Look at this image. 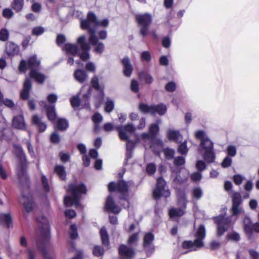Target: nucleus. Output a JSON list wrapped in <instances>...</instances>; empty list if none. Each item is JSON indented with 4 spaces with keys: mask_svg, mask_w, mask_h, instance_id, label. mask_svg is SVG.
<instances>
[{
    "mask_svg": "<svg viewBox=\"0 0 259 259\" xmlns=\"http://www.w3.org/2000/svg\"><path fill=\"white\" fill-rule=\"evenodd\" d=\"M170 195L169 190L166 186V182L162 178L157 180L156 188L153 191V197L154 199L158 200L161 197H168Z\"/></svg>",
    "mask_w": 259,
    "mask_h": 259,
    "instance_id": "nucleus-12",
    "label": "nucleus"
},
{
    "mask_svg": "<svg viewBox=\"0 0 259 259\" xmlns=\"http://www.w3.org/2000/svg\"><path fill=\"white\" fill-rule=\"evenodd\" d=\"M232 158L229 156H226L222 162L223 167L226 168L230 166L232 163Z\"/></svg>",
    "mask_w": 259,
    "mask_h": 259,
    "instance_id": "nucleus-57",
    "label": "nucleus"
},
{
    "mask_svg": "<svg viewBox=\"0 0 259 259\" xmlns=\"http://www.w3.org/2000/svg\"><path fill=\"white\" fill-rule=\"evenodd\" d=\"M14 152L19 159L20 164L17 169L19 182L22 185H27L29 178L26 172L27 161L24 152L22 147L17 144L14 145Z\"/></svg>",
    "mask_w": 259,
    "mask_h": 259,
    "instance_id": "nucleus-7",
    "label": "nucleus"
},
{
    "mask_svg": "<svg viewBox=\"0 0 259 259\" xmlns=\"http://www.w3.org/2000/svg\"><path fill=\"white\" fill-rule=\"evenodd\" d=\"M57 127L60 131L66 130L68 127V122L65 119L60 118L57 121Z\"/></svg>",
    "mask_w": 259,
    "mask_h": 259,
    "instance_id": "nucleus-37",
    "label": "nucleus"
},
{
    "mask_svg": "<svg viewBox=\"0 0 259 259\" xmlns=\"http://www.w3.org/2000/svg\"><path fill=\"white\" fill-rule=\"evenodd\" d=\"M92 120L95 124L94 131L95 132H97L99 130V124L102 121L103 117L99 113H95L92 117Z\"/></svg>",
    "mask_w": 259,
    "mask_h": 259,
    "instance_id": "nucleus-33",
    "label": "nucleus"
},
{
    "mask_svg": "<svg viewBox=\"0 0 259 259\" xmlns=\"http://www.w3.org/2000/svg\"><path fill=\"white\" fill-rule=\"evenodd\" d=\"M162 151L164 154L166 159L168 160H170L173 158L175 153V150L174 149L168 148L163 149Z\"/></svg>",
    "mask_w": 259,
    "mask_h": 259,
    "instance_id": "nucleus-39",
    "label": "nucleus"
},
{
    "mask_svg": "<svg viewBox=\"0 0 259 259\" xmlns=\"http://www.w3.org/2000/svg\"><path fill=\"white\" fill-rule=\"evenodd\" d=\"M74 77L76 81L79 83H83L88 79V75L85 71L78 69L74 71Z\"/></svg>",
    "mask_w": 259,
    "mask_h": 259,
    "instance_id": "nucleus-27",
    "label": "nucleus"
},
{
    "mask_svg": "<svg viewBox=\"0 0 259 259\" xmlns=\"http://www.w3.org/2000/svg\"><path fill=\"white\" fill-rule=\"evenodd\" d=\"M70 103L71 106L73 107H77L79 106L80 103V100L78 96H74L70 99Z\"/></svg>",
    "mask_w": 259,
    "mask_h": 259,
    "instance_id": "nucleus-59",
    "label": "nucleus"
},
{
    "mask_svg": "<svg viewBox=\"0 0 259 259\" xmlns=\"http://www.w3.org/2000/svg\"><path fill=\"white\" fill-rule=\"evenodd\" d=\"M185 162V158L182 156L177 157L174 159V164L177 166L183 165L184 164Z\"/></svg>",
    "mask_w": 259,
    "mask_h": 259,
    "instance_id": "nucleus-61",
    "label": "nucleus"
},
{
    "mask_svg": "<svg viewBox=\"0 0 259 259\" xmlns=\"http://www.w3.org/2000/svg\"><path fill=\"white\" fill-rule=\"evenodd\" d=\"M141 59L143 61L149 62L151 60V56L149 51H144L141 54Z\"/></svg>",
    "mask_w": 259,
    "mask_h": 259,
    "instance_id": "nucleus-49",
    "label": "nucleus"
},
{
    "mask_svg": "<svg viewBox=\"0 0 259 259\" xmlns=\"http://www.w3.org/2000/svg\"><path fill=\"white\" fill-rule=\"evenodd\" d=\"M119 253L127 258H131L135 254L134 251L132 248L123 244L121 245L119 248Z\"/></svg>",
    "mask_w": 259,
    "mask_h": 259,
    "instance_id": "nucleus-23",
    "label": "nucleus"
},
{
    "mask_svg": "<svg viewBox=\"0 0 259 259\" xmlns=\"http://www.w3.org/2000/svg\"><path fill=\"white\" fill-rule=\"evenodd\" d=\"M154 238V235L151 233H147L145 235L143 246L147 255L154 251V247L152 244Z\"/></svg>",
    "mask_w": 259,
    "mask_h": 259,
    "instance_id": "nucleus-15",
    "label": "nucleus"
},
{
    "mask_svg": "<svg viewBox=\"0 0 259 259\" xmlns=\"http://www.w3.org/2000/svg\"><path fill=\"white\" fill-rule=\"evenodd\" d=\"M58 99V96L55 94H49L47 97L48 101L51 104H54L56 102Z\"/></svg>",
    "mask_w": 259,
    "mask_h": 259,
    "instance_id": "nucleus-63",
    "label": "nucleus"
},
{
    "mask_svg": "<svg viewBox=\"0 0 259 259\" xmlns=\"http://www.w3.org/2000/svg\"><path fill=\"white\" fill-rule=\"evenodd\" d=\"M227 237L229 240L234 241H238L240 240V235L239 234L235 232H233L230 233H229L227 235Z\"/></svg>",
    "mask_w": 259,
    "mask_h": 259,
    "instance_id": "nucleus-52",
    "label": "nucleus"
},
{
    "mask_svg": "<svg viewBox=\"0 0 259 259\" xmlns=\"http://www.w3.org/2000/svg\"><path fill=\"white\" fill-rule=\"evenodd\" d=\"M31 88V82L28 78H26L24 83L23 89L21 93V97L23 99H27L29 95V91Z\"/></svg>",
    "mask_w": 259,
    "mask_h": 259,
    "instance_id": "nucleus-26",
    "label": "nucleus"
},
{
    "mask_svg": "<svg viewBox=\"0 0 259 259\" xmlns=\"http://www.w3.org/2000/svg\"><path fill=\"white\" fill-rule=\"evenodd\" d=\"M101 238L102 243L104 245H108L109 244V236L105 227H102L100 231Z\"/></svg>",
    "mask_w": 259,
    "mask_h": 259,
    "instance_id": "nucleus-32",
    "label": "nucleus"
},
{
    "mask_svg": "<svg viewBox=\"0 0 259 259\" xmlns=\"http://www.w3.org/2000/svg\"><path fill=\"white\" fill-rule=\"evenodd\" d=\"M77 45L67 43L62 48L68 55L77 56L83 61H86L90 58L89 51L91 47L87 41V37L82 35L78 37L76 40Z\"/></svg>",
    "mask_w": 259,
    "mask_h": 259,
    "instance_id": "nucleus-3",
    "label": "nucleus"
},
{
    "mask_svg": "<svg viewBox=\"0 0 259 259\" xmlns=\"http://www.w3.org/2000/svg\"><path fill=\"white\" fill-rule=\"evenodd\" d=\"M122 64L123 66V73L124 74L129 77L133 70V66L131 63L130 60L128 58H124L121 61Z\"/></svg>",
    "mask_w": 259,
    "mask_h": 259,
    "instance_id": "nucleus-24",
    "label": "nucleus"
},
{
    "mask_svg": "<svg viewBox=\"0 0 259 259\" xmlns=\"http://www.w3.org/2000/svg\"><path fill=\"white\" fill-rule=\"evenodd\" d=\"M139 239V233H136L129 237L128 239V244H133L136 243Z\"/></svg>",
    "mask_w": 259,
    "mask_h": 259,
    "instance_id": "nucleus-53",
    "label": "nucleus"
},
{
    "mask_svg": "<svg viewBox=\"0 0 259 259\" xmlns=\"http://www.w3.org/2000/svg\"><path fill=\"white\" fill-rule=\"evenodd\" d=\"M206 235V229L204 225H200L196 229L195 233V239L194 241H185L183 243V247L185 249H189V251H195L197 249L204 246L203 240Z\"/></svg>",
    "mask_w": 259,
    "mask_h": 259,
    "instance_id": "nucleus-8",
    "label": "nucleus"
},
{
    "mask_svg": "<svg viewBox=\"0 0 259 259\" xmlns=\"http://www.w3.org/2000/svg\"><path fill=\"white\" fill-rule=\"evenodd\" d=\"M134 184L132 181L127 182L123 180L119 181L116 184L114 182H111L108 185L109 191H117L123 194L122 199L126 200L127 197L128 188Z\"/></svg>",
    "mask_w": 259,
    "mask_h": 259,
    "instance_id": "nucleus-11",
    "label": "nucleus"
},
{
    "mask_svg": "<svg viewBox=\"0 0 259 259\" xmlns=\"http://www.w3.org/2000/svg\"><path fill=\"white\" fill-rule=\"evenodd\" d=\"M6 52L8 55L13 56L19 53V47L12 42H8L6 46Z\"/></svg>",
    "mask_w": 259,
    "mask_h": 259,
    "instance_id": "nucleus-22",
    "label": "nucleus"
},
{
    "mask_svg": "<svg viewBox=\"0 0 259 259\" xmlns=\"http://www.w3.org/2000/svg\"><path fill=\"white\" fill-rule=\"evenodd\" d=\"M24 0H14L11 7L16 12H20L22 10Z\"/></svg>",
    "mask_w": 259,
    "mask_h": 259,
    "instance_id": "nucleus-36",
    "label": "nucleus"
},
{
    "mask_svg": "<svg viewBox=\"0 0 259 259\" xmlns=\"http://www.w3.org/2000/svg\"><path fill=\"white\" fill-rule=\"evenodd\" d=\"M203 195V191L199 187H195L192 190V196L194 198L196 199H199L201 198Z\"/></svg>",
    "mask_w": 259,
    "mask_h": 259,
    "instance_id": "nucleus-42",
    "label": "nucleus"
},
{
    "mask_svg": "<svg viewBox=\"0 0 259 259\" xmlns=\"http://www.w3.org/2000/svg\"><path fill=\"white\" fill-rule=\"evenodd\" d=\"M152 114H158L160 115L164 114L167 110L166 106L163 104L157 105H152Z\"/></svg>",
    "mask_w": 259,
    "mask_h": 259,
    "instance_id": "nucleus-30",
    "label": "nucleus"
},
{
    "mask_svg": "<svg viewBox=\"0 0 259 259\" xmlns=\"http://www.w3.org/2000/svg\"><path fill=\"white\" fill-rule=\"evenodd\" d=\"M178 152L182 155H186L188 152V148L187 146V141H185L182 143L178 149Z\"/></svg>",
    "mask_w": 259,
    "mask_h": 259,
    "instance_id": "nucleus-40",
    "label": "nucleus"
},
{
    "mask_svg": "<svg viewBox=\"0 0 259 259\" xmlns=\"http://www.w3.org/2000/svg\"><path fill=\"white\" fill-rule=\"evenodd\" d=\"M41 183L45 191L48 192L50 191V188L48 184V181L44 175L41 176Z\"/></svg>",
    "mask_w": 259,
    "mask_h": 259,
    "instance_id": "nucleus-48",
    "label": "nucleus"
},
{
    "mask_svg": "<svg viewBox=\"0 0 259 259\" xmlns=\"http://www.w3.org/2000/svg\"><path fill=\"white\" fill-rule=\"evenodd\" d=\"M67 191L72 195V197L65 196L64 205L66 207H69L74 204L76 207H78L80 205V195L86 193L87 188L83 184H71L68 186Z\"/></svg>",
    "mask_w": 259,
    "mask_h": 259,
    "instance_id": "nucleus-6",
    "label": "nucleus"
},
{
    "mask_svg": "<svg viewBox=\"0 0 259 259\" xmlns=\"http://www.w3.org/2000/svg\"><path fill=\"white\" fill-rule=\"evenodd\" d=\"M54 170L61 180L65 179L66 171L63 166L57 165L55 166Z\"/></svg>",
    "mask_w": 259,
    "mask_h": 259,
    "instance_id": "nucleus-34",
    "label": "nucleus"
},
{
    "mask_svg": "<svg viewBox=\"0 0 259 259\" xmlns=\"http://www.w3.org/2000/svg\"><path fill=\"white\" fill-rule=\"evenodd\" d=\"M32 120V123L38 128L39 132H43L46 130L47 124L41 121V118L37 115H33Z\"/></svg>",
    "mask_w": 259,
    "mask_h": 259,
    "instance_id": "nucleus-28",
    "label": "nucleus"
},
{
    "mask_svg": "<svg viewBox=\"0 0 259 259\" xmlns=\"http://www.w3.org/2000/svg\"><path fill=\"white\" fill-rule=\"evenodd\" d=\"M14 15L13 11L9 8H6L3 11V16L6 18H11Z\"/></svg>",
    "mask_w": 259,
    "mask_h": 259,
    "instance_id": "nucleus-55",
    "label": "nucleus"
},
{
    "mask_svg": "<svg viewBox=\"0 0 259 259\" xmlns=\"http://www.w3.org/2000/svg\"><path fill=\"white\" fill-rule=\"evenodd\" d=\"M40 64V61L36 58V56L34 55L29 58L27 62L25 60H22L19 65V70L21 72L26 71L27 68L31 69L30 72V77L34 79L36 82L39 83L44 82L45 79V76L44 74L40 73L35 68H37Z\"/></svg>",
    "mask_w": 259,
    "mask_h": 259,
    "instance_id": "nucleus-5",
    "label": "nucleus"
},
{
    "mask_svg": "<svg viewBox=\"0 0 259 259\" xmlns=\"http://www.w3.org/2000/svg\"><path fill=\"white\" fill-rule=\"evenodd\" d=\"M91 83L92 87L98 92V96L96 98L99 103H101L103 100L104 95L103 90L99 84V78L97 76L95 75L92 78Z\"/></svg>",
    "mask_w": 259,
    "mask_h": 259,
    "instance_id": "nucleus-17",
    "label": "nucleus"
},
{
    "mask_svg": "<svg viewBox=\"0 0 259 259\" xmlns=\"http://www.w3.org/2000/svg\"><path fill=\"white\" fill-rule=\"evenodd\" d=\"M167 137L170 140L176 142H180L183 136L178 131L170 130L167 133Z\"/></svg>",
    "mask_w": 259,
    "mask_h": 259,
    "instance_id": "nucleus-25",
    "label": "nucleus"
},
{
    "mask_svg": "<svg viewBox=\"0 0 259 259\" xmlns=\"http://www.w3.org/2000/svg\"><path fill=\"white\" fill-rule=\"evenodd\" d=\"M44 31V28L42 27L39 26L35 27L33 29L32 33L33 35L38 36L42 34Z\"/></svg>",
    "mask_w": 259,
    "mask_h": 259,
    "instance_id": "nucleus-62",
    "label": "nucleus"
},
{
    "mask_svg": "<svg viewBox=\"0 0 259 259\" xmlns=\"http://www.w3.org/2000/svg\"><path fill=\"white\" fill-rule=\"evenodd\" d=\"M109 25V20L105 18L98 20L96 15L93 12H89L87 15V19L80 21L81 28L87 30L90 34L89 41L91 45H95L98 41V37L96 35V32L98 26L106 27Z\"/></svg>",
    "mask_w": 259,
    "mask_h": 259,
    "instance_id": "nucleus-2",
    "label": "nucleus"
},
{
    "mask_svg": "<svg viewBox=\"0 0 259 259\" xmlns=\"http://www.w3.org/2000/svg\"><path fill=\"white\" fill-rule=\"evenodd\" d=\"M227 152L228 155V156L234 157L237 153L236 147L232 145H229L227 148Z\"/></svg>",
    "mask_w": 259,
    "mask_h": 259,
    "instance_id": "nucleus-44",
    "label": "nucleus"
},
{
    "mask_svg": "<svg viewBox=\"0 0 259 259\" xmlns=\"http://www.w3.org/2000/svg\"><path fill=\"white\" fill-rule=\"evenodd\" d=\"M70 237L72 239H75L78 237L77 228L75 225H72L69 230Z\"/></svg>",
    "mask_w": 259,
    "mask_h": 259,
    "instance_id": "nucleus-45",
    "label": "nucleus"
},
{
    "mask_svg": "<svg viewBox=\"0 0 259 259\" xmlns=\"http://www.w3.org/2000/svg\"><path fill=\"white\" fill-rule=\"evenodd\" d=\"M195 136L196 139L200 141L198 148V152L206 162H213L215 160V155L212 141L209 139L206 132L203 130L196 131Z\"/></svg>",
    "mask_w": 259,
    "mask_h": 259,
    "instance_id": "nucleus-4",
    "label": "nucleus"
},
{
    "mask_svg": "<svg viewBox=\"0 0 259 259\" xmlns=\"http://www.w3.org/2000/svg\"><path fill=\"white\" fill-rule=\"evenodd\" d=\"M152 105L148 106L146 104L141 103L139 105V109L144 113H150L152 114Z\"/></svg>",
    "mask_w": 259,
    "mask_h": 259,
    "instance_id": "nucleus-43",
    "label": "nucleus"
},
{
    "mask_svg": "<svg viewBox=\"0 0 259 259\" xmlns=\"http://www.w3.org/2000/svg\"><path fill=\"white\" fill-rule=\"evenodd\" d=\"M178 203L181 208H171L169 210V215L171 218L181 217L184 214V210L186 207V196L184 192L178 190L177 192Z\"/></svg>",
    "mask_w": 259,
    "mask_h": 259,
    "instance_id": "nucleus-10",
    "label": "nucleus"
},
{
    "mask_svg": "<svg viewBox=\"0 0 259 259\" xmlns=\"http://www.w3.org/2000/svg\"><path fill=\"white\" fill-rule=\"evenodd\" d=\"M232 212L234 215L237 214L241 213L242 211L241 208L240 207V205L241 203V197L239 193H234L232 195Z\"/></svg>",
    "mask_w": 259,
    "mask_h": 259,
    "instance_id": "nucleus-16",
    "label": "nucleus"
},
{
    "mask_svg": "<svg viewBox=\"0 0 259 259\" xmlns=\"http://www.w3.org/2000/svg\"><path fill=\"white\" fill-rule=\"evenodd\" d=\"M87 90L88 91V93L87 94H84L83 95V97L84 100H87L90 97L92 89L91 87L88 86H83L81 89L80 92H83L84 90Z\"/></svg>",
    "mask_w": 259,
    "mask_h": 259,
    "instance_id": "nucleus-58",
    "label": "nucleus"
},
{
    "mask_svg": "<svg viewBox=\"0 0 259 259\" xmlns=\"http://www.w3.org/2000/svg\"><path fill=\"white\" fill-rule=\"evenodd\" d=\"M38 228L40 232L39 237L36 241V246L38 249L42 253L44 259H53L49 253L50 246V232L48 219L43 215L37 218Z\"/></svg>",
    "mask_w": 259,
    "mask_h": 259,
    "instance_id": "nucleus-1",
    "label": "nucleus"
},
{
    "mask_svg": "<svg viewBox=\"0 0 259 259\" xmlns=\"http://www.w3.org/2000/svg\"><path fill=\"white\" fill-rule=\"evenodd\" d=\"M12 126L17 129L26 130L27 125L22 114L15 116L12 121Z\"/></svg>",
    "mask_w": 259,
    "mask_h": 259,
    "instance_id": "nucleus-18",
    "label": "nucleus"
},
{
    "mask_svg": "<svg viewBox=\"0 0 259 259\" xmlns=\"http://www.w3.org/2000/svg\"><path fill=\"white\" fill-rule=\"evenodd\" d=\"M136 20L140 29V34L143 37L147 35L149 33V27L152 21L151 15L149 13L137 14Z\"/></svg>",
    "mask_w": 259,
    "mask_h": 259,
    "instance_id": "nucleus-9",
    "label": "nucleus"
},
{
    "mask_svg": "<svg viewBox=\"0 0 259 259\" xmlns=\"http://www.w3.org/2000/svg\"><path fill=\"white\" fill-rule=\"evenodd\" d=\"M243 222L244 232L250 237L253 229V224H252L250 219L248 217H245Z\"/></svg>",
    "mask_w": 259,
    "mask_h": 259,
    "instance_id": "nucleus-29",
    "label": "nucleus"
},
{
    "mask_svg": "<svg viewBox=\"0 0 259 259\" xmlns=\"http://www.w3.org/2000/svg\"><path fill=\"white\" fill-rule=\"evenodd\" d=\"M20 201L27 212H29L32 210L34 204L33 198L30 194L26 195L23 194Z\"/></svg>",
    "mask_w": 259,
    "mask_h": 259,
    "instance_id": "nucleus-19",
    "label": "nucleus"
},
{
    "mask_svg": "<svg viewBox=\"0 0 259 259\" xmlns=\"http://www.w3.org/2000/svg\"><path fill=\"white\" fill-rule=\"evenodd\" d=\"M165 89L167 92H173L176 90V84L175 82L173 81L168 82L166 84Z\"/></svg>",
    "mask_w": 259,
    "mask_h": 259,
    "instance_id": "nucleus-51",
    "label": "nucleus"
},
{
    "mask_svg": "<svg viewBox=\"0 0 259 259\" xmlns=\"http://www.w3.org/2000/svg\"><path fill=\"white\" fill-rule=\"evenodd\" d=\"M156 166L153 163H149L147 165L146 170L148 174L152 175L156 171Z\"/></svg>",
    "mask_w": 259,
    "mask_h": 259,
    "instance_id": "nucleus-60",
    "label": "nucleus"
},
{
    "mask_svg": "<svg viewBox=\"0 0 259 259\" xmlns=\"http://www.w3.org/2000/svg\"><path fill=\"white\" fill-rule=\"evenodd\" d=\"M9 32L6 29H2L0 30V40L6 41L9 38Z\"/></svg>",
    "mask_w": 259,
    "mask_h": 259,
    "instance_id": "nucleus-50",
    "label": "nucleus"
},
{
    "mask_svg": "<svg viewBox=\"0 0 259 259\" xmlns=\"http://www.w3.org/2000/svg\"><path fill=\"white\" fill-rule=\"evenodd\" d=\"M93 253L96 256H100L104 254V249L100 246H95L93 250Z\"/></svg>",
    "mask_w": 259,
    "mask_h": 259,
    "instance_id": "nucleus-47",
    "label": "nucleus"
},
{
    "mask_svg": "<svg viewBox=\"0 0 259 259\" xmlns=\"http://www.w3.org/2000/svg\"><path fill=\"white\" fill-rule=\"evenodd\" d=\"M59 156H60V160L63 162H66L67 161H68L69 160V159L70 158V156H69V154H68L67 153H64L63 152H61L60 153Z\"/></svg>",
    "mask_w": 259,
    "mask_h": 259,
    "instance_id": "nucleus-64",
    "label": "nucleus"
},
{
    "mask_svg": "<svg viewBox=\"0 0 259 259\" xmlns=\"http://www.w3.org/2000/svg\"><path fill=\"white\" fill-rule=\"evenodd\" d=\"M159 126L157 124H152L149 128V133L152 137H154L159 132Z\"/></svg>",
    "mask_w": 259,
    "mask_h": 259,
    "instance_id": "nucleus-41",
    "label": "nucleus"
},
{
    "mask_svg": "<svg viewBox=\"0 0 259 259\" xmlns=\"http://www.w3.org/2000/svg\"><path fill=\"white\" fill-rule=\"evenodd\" d=\"M12 225V219L10 213H0V225L9 228Z\"/></svg>",
    "mask_w": 259,
    "mask_h": 259,
    "instance_id": "nucleus-21",
    "label": "nucleus"
},
{
    "mask_svg": "<svg viewBox=\"0 0 259 259\" xmlns=\"http://www.w3.org/2000/svg\"><path fill=\"white\" fill-rule=\"evenodd\" d=\"M93 46H96L95 51L98 53H102L104 50V45L102 42H99L98 40L95 45H92Z\"/></svg>",
    "mask_w": 259,
    "mask_h": 259,
    "instance_id": "nucleus-54",
    "label": "nucleus"
},
{
    "mask_svg": "<svg viewBox=\"0 0 259 259\" xmlns=\"http://www.w3.org/2000/svg\"><path fill=\"white\" fill-rule=\"evenodd\" d=\"M136 127L132 124H127L125 125L118 126L116 129L118 132L119 136L122 140H128L130 136L134 133Z\"/></svg>",
    "mask_w": 259,
    "mask_h": 259,
    "instance_id": "nucleus-14",
    "label": "nucleus"
},
{
    "mask_svg": "<svg viewBox=\"0 0 259 259\" xmlns=\"http://www.w3.org/2000/svg\"><path fill=\"white\" fill-rule=\"evenodd\" d=\"M155 145H157L160 148H162L163 146V142L160 140H157L155 141V142L154 144H153L152 146H151V147H153L154 149V152L157 154L159 156H160V152L158 151H157L155 149L154 146Z\"/></svg>",
    "mask_w": 259,
    "mask_h": 259,
    "instance_id": "nucleus-56",
    "label": "nucleus"
},
{
    "mask_svg": "<svg viewBox=\"0 0 259 259\" xmlns=\"http://www.w3.org/2000/svg\"><path fill=\"white\" fill-rule=\"evenodd\" d=\"M171 178L175 184H181L186 179V178H182L180 176V171L172 170Z\"/></svg>",
    "mask_w": 259,
    "mask_h": 259,
    "instance_id": "nucleus-35",
    "label": "nucleus"
},
{
    "mask_svg": "<svg viewBox=\"0 0 259 259\" xmlns=\"http://www.w3.org/2000/svg\"><path fill=\"white\" fill-rule=\"evenodd\" d=\"M46 111L48 119L51 121L55 120L56 117V113L55 105H51L50 107H47Z\"/></svg>",
    "mask_w": 259,
    "mask_h": 259,
    "instance_id": "nucleus-31",
    "label": "nucleus"
},
{
    "mask_svg": "<svg viewBox=\"0 0 259 259\" xmlns=\"http://www.w3.org/2000/svg\"><path fill=\"white\" fill-rule=\"evenodd\" d=\"M215 223L217 227V235L219 236H222L231 226V220L230 218H226L220 215L214 218Z\"/></svg>",
    "mask_w": 259,
    "mask_h": 259,
    "instance_id": "nucleus-13",
    "label": "nucleus"
},
{
    "mask_svg": "<svg viewBox=\"0 0 259 259\" xmlns=\"http://www.w3.org/2000/svg\"><path fill=\"white\" fill-rule=\"evenodd\" d=\"M114 104L112 100L110 99H107L106 104L105 110L107 112H111L114 109Z\"/></svg>",
    "mask_w": 259,
    "mask_h": 259,
    "instance_id": "nucleus-46",
    "label": "nucleus"
},
{
    "mask_svg": "<svg viewBox=\"0 0 259 259\" xmlns=\"http://www.w3.org/2000/svg\"><path fill=\"white\" fill-rule=\"evenodd\" d=\"M139 78L141 80L145 81L146 83H151L153 82V77L146 72H141L139 73Z\"/></svg>",
    "mask_w": 259,
    "mask_h": 259,
    "instance_id": "nucleus-38",
    "label": "nucleus"
},
{
    "mask_svg": "<svg viewBox=\"0 0 259 259\" xmlns=\"http://www.w3.org/2000/svg\"><path fill=\"white\" fill-rule=\"evenodd\" d=\"M105 208L106 210L114 213H118L121 210V209L115 204L113 199L111 196H109L107 198Z\"/></svg>",
    "mask_w": 259,
    "mask_h": 259,
    "instance_id": "nucleus-20",
    "label": "nucleus"
}]
</instances>
